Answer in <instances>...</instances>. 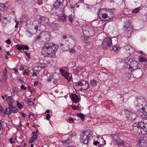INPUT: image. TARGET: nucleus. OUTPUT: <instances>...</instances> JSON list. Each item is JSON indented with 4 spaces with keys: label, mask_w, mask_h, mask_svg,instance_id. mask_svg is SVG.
I'll return each mask as SVG.
<instances>
[{
    "label": "nucleus",
    "mask_w": 147,
    "mask_h": 147,
    "mask_svg": "<svg viewBox=\"0 0 147 147\" xmlns=\"http://www.w3.org/2000/svg\"><path fill=\"white\" fill-rule=\"evenodd\" d=\"M4 109L2 107V106L0 105V110L2 113H3V112L4 111Z\"/></svg>",
    "instance_id": "52"
},
{
    "label": "nucleus",
    "mask_w": 147,
    "mask_h": 147,
    "mask_svg": "<svg viewBox=\"0 0 147 147\" xmlns=\"http://www.w3.org/2000/svg\"><path fill=\"white\" fill-rule=\"evenodd\" d=\"M70 98L74 103H77L79 101V98L76 94H71L70 96Z\"/></svg>",
    "instance_id": "7"
},
{
    "label": "nucleus",
    "mask_w": 147,
    "mask_h": 147,
    "mask_svg": "<svg viewBox=\"0 0 147 147\" xmlns=\"http://www.w3.org/2000/svg\"><path fill=\"white\" fill-rule=\"evenodd\" d=\"M32 136L31 137V138L33 139H34V140L37 139L38 136V135H36V134H32Z\"/></svg>",
    "instance_id": "34"
},
{
    "label": "nucleus",
    "mask_w": 147,
    "mask_h": 147,
    "mask_svg": "<svg viewBox=\"0 0 147 147\" xmlns=\"http://www.w3.org/2000/svg\"><path fill=\"white\" fill-rule=\"evenodd\" d=\"M28 103H31L30 104L31 105H34V102L30 100V99H28L27 100Z\"/></svg>",
    "instance_id": "41"
},
{
    "label": "nucleus",
    "mask_w": 147,
    "mask_h": 147,
    "mask_svg": "<svg viewBox=\"0 0 147 147\" xmlns=\"http://www.w3.org/2000/svg\"><path fill=\"white\" fill-rule=\"evenodd\" d=\"M3 75L6 77L7 76V70L6 68H5L3 70Z\"/></svg>",
    "instance_id": "37"
},
{
    "label": "nucleus",
    "mask_w": 147,
    "mask_h": 147,
    "mask_svg": "<svg viewBox=\"0 0 147 147\" xmlns=\"http://www.w3.org/2000/svg\"><path fill=\"white\" fill-rule=\"evenodd\" d=\"M50 46H51V43H48L46 44L43 47L42 49V54L45 57H54L55 56V53L51 51Z\"/></svg>",
    "instance_id": "1"
},
{
    "label": "nucleus",
    "mask_w": 147,
    "mask_h": 147,
    "mask_svg": "<svg viewBox=\"0 0 147 147\" xmlns=\"http://www.w3.org/2000/svg\"><path fill=\"white\" fill-rule=\"evenodd\" d=\"M89 138L88 133L84 131H83L82 134L81 135L80 137L81 141L84 144H87L88 143Z\"/></svg>",
    "instance_id": "4"
},
{
    "label": "nucleus",
    "mask_w": 147,
    "mask_h": 147,
    "mask_svg": "<svg viewBox=\"0 0 147 147\" xmlns=\"http://www.w3.org/2000/svg\"><path fill=\"white\" fill-rule=\"evenodd\" d=\"M140 125H141L140 123H139L138 125L136 124H134L132 125L133 127V129L134 131L140 134Z\"/></svg>",
    "instance_id": "6"
},
{
    "label": "nucleus",
    "mask_w": 147,
    "mask_h": 147,
    "mask_svg": "<svg viewBox=\"0 0 147 147\" xmlns=\"http://www.w3.org/2000/svg\"><path fill=\"white\" fill-rule=\"evenodd\" d=\"M7 110V108H6L5 109V111L4 110V111L3 112V113L6 114Z\"/></svg>",
    "instance_id": "57"
},
{
    "label": "nucleus",
    "mask_w": 147,
    "mask_h": 147,
    "mask_svg": "<svg viewBox=\"0 0 147 147\" xmlns=\"http://www.w3.org/2000/svg\"><path fill=\"white\" fill-rule=\"evenodd\" d=\"M5 100L6 101L9 100L8 103V104L9 103H11L12 104H13V101H12V98L11 96H8L7 98V99Z\"/></svg>",
    "instance_id": "23"
},
{
    "label": "nucleus",
    "mask_w": 147,
    "mask_h": 147,
    "mask_svg": "<svg viewBox=\"0 0 147 147\" xmlns=\"http://www.w3.org/2000/svg\"><path fill=\"white\" fill-rule=\"evenodd\" d=\"M67 37V36L65 35H63V38L64 39H65Z\"/></svg>",
    "instance_id": "60"
},
{
    "label": "nucleus",
    "mask_w": 147,
    "mask_h": 147,
    "mask_svg": "<svg viewBox=\"0 0 147 147\" xmlns=\"http://www.w3.org/2000/svg\"><path fill=\"white\" fill-rule=\"evenodd\" d=\"M66 16L65 14L62 16H60L58 18V19L63 22H65L66 20Z\"/></svg>",
    "instance_id": "19"
},
{
    "label": "nucleus",
    "mask_w": 147,
    "mask_h": 147,
    "mask_svg": "<svg viewBox=\"0 0 147 147\" xmlns=\"http://www.w3.org/2000/svg\"><path fill=\"white\" fill-rule=\"evenodd\" d=\"M86 5L87 6V8L89 9H92L93 7L92 5H89L88 4H86Z\"/></svg>",
    "instance_id": "38"
},
{
    "label": "nucleus",
    "mask_w": 147,
    "mask_h": 147,
    "mask_svg": "<svg viewBox=\"0 0 147 147\" xmlns=\"http://www.w3.org/2000/svg\"><path fill=\"white\" fill-rule=\"evenodd\" d=\"M6 3L4 4L0 3V10L2 11H4L6 10L7 9V7L6 6Z\"/></svg>",
    "instance_id": "17"
},
{
    "label": "nucleus",
    "mask_w": 147,
    "mask_h": 147,
    "mask_svg": "<svg viewBox=\"0 0 147 147\" xmlns=\"http://www.w3.org/2000/svg\"><path fill=\"white\" fill-rule=\"evenodd\" d=\"M68 122L70 123H75V122H74V119L71 117H69L68 118Z\"/></svg>",
    "instance_id": "31"
},
{
    "label": "nucleus",
    "mask_w": 147,
    "mask_h": 147,
    "mask_svg": "<svg viewBox=\"0 0 147 147\" xmlns=\"http://www.w3.org/2000/svg\"><path fill=\"white\" fill-rule=\"evenodd\" d=\"M67 80L68 81H71L72 79V77H71V74H69V76H67V77L66 78Z\"/></svg>",
    "instance_id": "39"
},
{
    "label": "nucleus",
    "mask_w": 147,
    "mask_h": 147,
    "mask_svg": "<svg viewBox=\"0 0 147 147\" xmlns=\"http://www.w3.org/2000/svg\"><path fill=\"white\" fill-rule=\"evenodd\" d=\"M131 24L129 22H127L126 23L125 25L124 26V27L125 29H127L128 31H130L131 29L130 28Z\"/></svg>",
    "instance_id": "18"
},
{
    "label": "nucleus",
    "mask_w": 147,
    "mask_h": 147,
    "mask_svg": "<svg viewBox=\"0 0 147 147\" xmlns=\"http://www.w3.org/2000/svg\"><path fill=\"white\" fill-rule=\"evenodd\" d=\"M141 117L144 118L145 119H147V112H143L141 115Z\"/></svg>",
    "instance_id": "25"
},
{
    "label": "nucleus",
    "mask_w": 147,
    "mask_h": 147,
    "mask_svg": "<svg viewBox=\"0 0 147 147\" xmlns=\"http://www.w3.org/2000/svg\"><path fill=\"white\" fill-rule=\"evenodd\" d=\"M57 2L59 4H60L62 3L63 1V0H56Z\"/></svg>",
    "instance_id": "50"
},
{
    "label": "nucleus",
    "mask_w": 147,
    "mask_h": 147,
    "mask_svg": "<svg viewBox=\"0 0 147 147\" xmlns=\"http://www.w3.org/2000/svg\"><path fill=\"white\" fill-rule=\"evenodd\" d=\"M111 136L113 139L115 140V142H116L120 140L119 136L117 134L112 135Z\"/></svg>",
    "instance_id": "16"
},
{
    "label": "nucleus",
    "mask_w": 147,
    "mask_h": 147,
    "mask_svg": "<svg viewBox=\"0 0 147 147\" xmlns=\"http://www.w3.org/2000/svg\"><path fill=\"white\" fill-rule=\"evenodd\" d=\"M9 107H10V109L11 110L12 112L13 113H16L18 112V109L15 106H13L11 103L8 104Z\"/></svg>",
    "instance_id": "10"
},
{
    "label": "nucleus",
    "mask_w": 147,
    "mask_h": 147,
    "mask_svg": "<svg viewBox=\"0 0 147 147\" xmlns=\"http://www.w3.org/2000/svg\"><path fill=\"white\" fill-rule=\"evenodd\" d=\"M50 47L52 52L55 53V52L57 50L58 46L56 45H54L53 44L51 43V46H50Z\"/></svg>",
    "instance_id": "15"
},
{
    "label": "nucleus",
    "mask_w": 147,
    "mask_h": 147,
    "mask_svg": "<svg viewBox=\"0 0 147 147\" xmlns=\"http://www.w3.org/2000/svg\"><path fill=\"white\" fill-rule=\"evenodd\" d=\"M70 52L71 53H73L75 52V51L74 49H71L70 50Z\"/></svg>",
    "instance_id": "55"
},
{
    "label": "nucleus",
    "mask_w": 147,
    "mask_h": 147,
    "mask_svg": "<svg viewBox=\"0 0 147 147\" xmlns=\"http://www.w3.org/2000/svg\"><path fill=\"white\" fill-rule=\"evenodd\" d=\"M11 42V40L9 39H8L7 40H6L5 41V42L7 43L8 44H10Z\"/></svg>",
    "instance_id": "49"
},
{
    "label": "nucleus",
    "mask_w": 147,
    "mask_h": 147,
    "mask_svg": "<svg viewBox=\"0 0 147 147\" xmlns=\"http://www.w3.org/2000/svg\"><path fill=\"white\" fill-rule=\"evenodd\" d=\"M22 47L23 49L28 50L29 49V47L27 45H22Z\"/></svg>",
    "instance_id": "36"
},
{
    "label": "nucleus",
    "mask_w": 147,
    "mask_h": 147,
    "mask_svg": "<svg viewBox=\"0 0 147 147\" xmlns=\"http://www.w3.org/2000/svg\"><path fill=\"white\" fill-rule=\"evenodd\" d=\"M68 17L70 22H72L73 20L72 19V18H71V16H69Z\"/></svg>",
    "instance_id": "51"
},
{
    "label": "nucleus",
    "mask_w": 147,
    "mask_h": 147,
    "mask_svg": "<svg viewBox=\"0 0 147 147\" xmlns=\"http://www.w3.org/2000/svg\"><path fill=\"white\" fill-rule=\"evenodd\" d=\"M87 81L84 80H82L79 82H77L76 83V86L78 85V86H80L83 87Z\"/></svg>",
    "instance_id": "14"
},
{
    "label": "nucleus",
    "mask_w": 147,
    "mask_h": 147,
    "mask_svg": "<svg viewBox=\"0 0 147 147\" xmlns=\"http://www.w3.org/2000/svg\"><path fill=\"white\" fill-rule=\"evenodd\" d=\"M140 9V7H139L138 8H136L133 9L132 11V12L133 13H136L138 12Z\"/></svg>",
    "instance_id": "27"
},
{
    "label": "nucleus",
    "mask_w": 147,
    "mask_h": 147,
    "mask_svg": "<svg viewBox=\"0 0 147 147\" xmlns=\"http://www.w3.org/2000/svg\"><path fill=\"white\" fill-rule=\"evenodd\" d=\"M126 49L127 53L129 55H131L134 52V49L130 46H127Z\"/></svg>",
    "instance_id": "9"
},
{
    "label": "nucleus",
    "mask_w": 147,
    "mask_h": 147,
    "mask_svg": "<svg viewBox=\"0 0 147 147\" xmlns=\"http://www.w3.org/2000/svg\"><path fill=\"white\" fill-rule=\"evenodd\" d=\"M13 138H11L9 139V142L11 144L15 143V142L13 141Z\"/></svg>",
    "instance_id": "48"
},
{
    "label": "nucleus",
    "mask_w": 147,
    "mask_h": 147,
    "mask_svg": "<svg viewBox=\"0 0 147 147\" xmlns=\"http://www.w3.org/2000/svg\"><path fill=\"white\" fill-rule=\"evenodd\" d=\"M35 140L34 139L32 138H31L29 140V143H32Z\"/></svg>",
    "instance_id": "46"
},
{
    "label": "nucleus",
    "mask_w": 147,
    "mask_h": 147,
    "mask_svg": "<svg viewBox=\"0 0 147 147\" xmlns=\"http://www.w3.org/2000/svg\"><path fill=\"white\" fill-rule=\"evenodd\" d=\"M55 74H54L53 76V77H50L49 78H48V82H51V79L52 78H53L54 79H55Z\"/></svg>",
    "instance_id": "35"
},
{
    "label": "nucleus",
    "mask_w": 147,
    "mask_h": 147,
    "mask_svg": "<svg viewBox=\"0 0 147 147\" xmlns=\"http://www.w3.org/2000/svg\"><path fill=\"white\" fill-rule=\"evenodd\" d=\"M20 113H22V116L24 117H26V114H25L24 113H23L22 112H21Z\"/></svg>",
    "instance_id": "59"
},
{
    "label": "nucleus",
    "mask_w": 147,
    "mask_h": 147,
    "mask_svg": "<svg viewBox=\"0 0 147 147\" xmlns=\"http://www.w3.org/2000/svg\"><path fill=\"white\" fill-rule=\"evenodd\" d=\"M107 74L105 73H102L98 74V78L100 81H103L107 79Z\"/></svg>",
    "instance_id": "8"
},
{
    "label": "nucleus",
    "mask_w": 147,
    "mask_h": 147,
    "mask_svg": "<svg viewBox=\"0 0 147 147\" xmlns=\"http://www.w3.org/2000/svg\"><path fill=\"white\" fill-rule=\"evenodd\" d=\"M93 144L96 146H97L99 147H101V146L100 145V144L98 142V141H95L94 140V142H93ZM101 146H102L103 145L102 144H101Z\"/></svg>",
    "instance_id": "24"
},
{
    "label": "nucleus",
    "mask_w": 147,
    "mask_h": 147,
    "mask_svg": "<svg viewBox=\"0 0 147 147\" xmlns=\"http://www.w3.org/2000/svg\"><path fill=\"white\" fill-rule=\"evenodd\" d=\"M65 71L63 69H60V72L61 73V75H62L63 73L65 72Z\"/></svg>",
    "instance_id": "54"
},
{
    "label": "nucleus",
    "mask_w": 147,
    "mask_h": 147,
    "mask_svg": "<svg viewBox=\"0 0 147 147\" xmlns=\"http://www.w3.org/2000/svg\"><path fill=\"white\" fill-rule=\"evenodd\" d=\"M6 54H7V55H10V54L9 53L8 51H7L6 52Z\"/></svg>",
    "instance_id": "64"
},
{
    "label": "nucleus",
    "mask_w": 147,
    "mask_h": 147,
    "mask_svg": "<svg viewBox=\"0 0 147 147\" xmlns=\"http://www.w3.org/2000/svg\"><path fill=\"white\" fill-rule=\"evenodd\" d=\"M24 75L25 76L27 75H28V73L27 72H24Z\"/></svg>",
    "instance_id": "62"
},
{
    "label": "nucleus",
    "mask_w": 147,
    "mask_h": 147,
    "mask_svg": "<svg viewBox=\"0 0 147 147\" xmlns=\"http://www.w3.org/2000/svg\"><path fill=\"white\" fill-rule=\"evenodd\" d=\"M90 84L92 86H96V82L95 80H94L91 81L90 82Z\"/></svg>",
    "instance_id": "29"
},
{
    "label": "nucleus",
    "mask_w": 147,
    "mask_h": 147,
    "mask_svg": "<svg viewBox=\"0 0 147 147\" xmlns=\"http://www.w3.org/2000/svg\"><path fill=\"white\" fill-rule=\"evenodd\" d=\"M129 5L131 8L135 7L136 6V0H130L129 2Z\"/></svg>",
    "instance_id": "13"
},
{
    "label": "nucleus",
    "mask_w": 147,
    "mask_h": 147,
    "mask_svg": "<svg viewBox=\"0 0 147 147\" xmlns=\"http://www.w3.org/2000/svg\"><path fill=\"white\" fill-rule=\"evenodd\" d=\"M24 53L26 55V56L28 57V58H29L30 57V53H28V52L25 51Z\"/></svg>",
    "instance_id": "40"
},
{
    "label": "nucleus",
    "mask_w": 147,
    "mask_h": 147,
    "mask_svg": "<svg viewBox=\"0 0 147 147\" xmlns=\"http://www.w3.org/2000/svg\"><path fill=\"white\" fill-rule=\"evenodd\" d=\"M8 109L9 110V111L7 113L9 115H10L11 114V113L12 112L11 110L10 109H11V108L10 107H9L8 108Z\"/></svg>",
    "instance_id": "47"
},
{
    "label": "nucleus",
    "mask_w": 147,
    "mask_h": 147,
    "mask_svg": "<svg viewBox=\"0 0 147 147\" xmlns=\"http://www.w3.org/2000/svg\"><path fill=\"white\" fill-rule=\"evenodd\" d=\"M24 69V67L22 66H21V67L20 68V70H22Z\"/></svg>",
    "instance_id": "61"
},
{
    "label": "nucleus",
    "mask_w": 147,
    "mask_h": 147,
    "mask_svg": "<svg viewBox=\"0 0 147 147\" xmlns=\"http://www.w3.org/2000/svg\"><path fill=\"white\" fill-rule=\"evenodd\" d=\"M77 116L80 118L82 121H84L85 120L84 115L82 113H77Z\"/></svg>",
    "instance_id": "21"
},
{
    "label": "nucleus",
    "mask_w": 147,
    "mask_h": 147,
    "mask_svg": "<svg viewBox=\"0 0 147 147\" xmlns=\"http://www.w3.org/2000/svg\"><path fill=\"white\" fill-rule=\"evenodd\" d=\"M72 108H73V110H77L79 111H80V109H78L77 108V107H79V106H78L77 107H76V106H72Z\"/></svg>",
    "instance_id": "44"
},
{
    "label": "nucleus",
    "mask_w": 147,
    "mask_h": 147,
    "mask_svg": "<svg viewBox=\"0 0 147 147\" xmlns=\"http://www.w3.org/2000/svg\"><path fill=\"white\" fill-rule=\"evenodd\" d=\"M51 118V116L49 114H47L46 115V119L47 120L50 119Z\"/></svg>",
    "instance_id": "42"
},
{
    "label": "nucleus",
    "mask_w": 147,
    "mask_h": 147,
    "mask_svg": "<svg viewBox=\"0 0 147 147\" xmlns=\"http://www.w3.org/2000/svg\"><path fill=\"white\" fill-rule=\"evenodd\" d=\"M17 49L19 51H20L22 49V46L20 47H17Z\"/></svg>",
    "instance_id": "53"
},
{
    "label": "nucleus",
    "mask_w": 147,
    "mask_h": 147,
    "mask_svg": "<svg viewBox=\"0 0 147 147\" xmlns=\"http://www.w3.org/2000/svg\"><path fill=\"white\" fill-rule=\"evenodd\" d=\"M138 142L139 147H146V144L144 142V140L143 139L139 140Z\"/></svg>",
    "instance_id": "12"
},
{
    "label": "nucleus",
    "mask_w": 147,
    "mask_h": 147,
    "mask_svg": "<svg viewBox=\"0 0 147 147\" xmlns=\"http://www.w3.org/2000/svg\"><path fill=\"white\" fill-rule=\"evenodd\" d=\"M130 36H131V33H130L129 34V33L128 35L127 34V36H126V37L127 38H129Z\"/></svg>",
    "instance_id": "56"
},
{
    "label": "nucleus",
    "mask_w": 147,
    "mask_h": 147,
    "mask_svg": "<svg viewBox=\"0 0 147 147\" xmlns=\"http://www.w3.org/2000/svg\"><path fill=\"white\" fill-rule=\"evenodd\" d=\"M38 82L37 81H36L34 82V86H37L38 84Z\"/></svg>",
    "instance_id": "58"
},
{
    "label": "nucleus",
    "mask_w": 147,
    "mask_h": 147,
    "mask_svg": "<svg viewBox=\"0 0 147 147\" xmlns=\"http://www.w3.org/2000/svg\"><path fill=\"white\" fill-rule=\"evenodd\" d=\"M113 50L115 51H116L119 50V47L117 45H115L113 46Z\"/></svg>",
    "instance_id": "28"
},
{
    "label": "nucleus",
    "mask_w": 147,
    "mask_h": 147,
    "mask_svg": "<svg viewBox=\"0 0 147 147\" xmlns=\"http://www.w3.org/2000/svg\"><path fill=\"white\" fill-rule=\"evenodd\" d=\"M139 61L140 62H143L144 61H147V59L146 58L144 57H142L140 58Z\"/></svg>",
    "instance_id": "26"
},
{
    "label": "nucleus",
    "mask_w": 147,
    "mask_h": 147,
    "mask_svg": "<svg viewBox=\"0 0 147 147\" xmlns=\"http://www.w3.org/2000/svg\"><path fill=\"white\" fill-rule=\"evenodd\" d=\"M125 63L129 66V68L133 71L138 68V63L133 61L131 58H128L125 60Z\"/></svg>",
    "instance_id": "2"
},
{
    "label": "nucleus",
    "mask_w": 147,
    "mask_h": 147,
    "mask_svg": "<svg viewBox=\"0 0 147 147\" xmlns=\"http://www.w3.org/2000/svg\"><path fill=\"white\" fill-rule=\"evenodd\" d=\"M20 88L21 89L24 90H26L27 88L26 87H25L23 85H22L21 86Z\"/></svg>",
    "instance_id": "45"
},
{
    "label": "nucleus",
    "mask_w": 147,
    "mask_h": 147,
    "mask_svg": "<svg viewBox=\"0 0 147 147\" xmlns=\"http://www.w3.org/2000/svg\"><path fill=\"white\" fill-rule=\"evenodd\" d=\"M127 117L129 119L133 121L136 119V116L135 114L131 113L127 115Z\"/></svg>",
    "instance_id": "11"
},
{
    "label": "nucleus",
    "mask_w": 147,
    "mask_h": 147,
    "mask_svg": "<svg viewBox=\"0 0 147 147\" xmlns=\"http://www.w3.org/2000/svg\"><path fill=\"white\" fill-rule=\"evenodd\" d=\"M112 44L111 38H106L102 41L101 46L104 49H107Z\"/></svg>",
    "instance_id": "3"
},
{
    "label": "nucleus",
    "mask_w": 147,
    "mask_h": 147,
    "mask_svg": "<svg viewBox=\"0 0 147 147\" xmlns=\"http://www.w3.org/2000/svg\"><path fill=\"white\" fill-rule=\"evenodd\" d=\"M13 70L15 72H18V70L15 69H13Z\"/></svg>",
    "instance_id": "63"
},
{
    "label": "nucleus",
    "mask_w": 147,
    "mask_h": 147,
    "mask_svg": "<svg viewBox=\"0 0 147 147\" xmlns=\"http://www.w3.org/2000/svg\"><path fill=\"white\" fill-rule=\"evenodd\" d=\"M111 17H109V19H107L106 20H108V21H110L111 19L114 16V13L111 11Z\"/></svg>",
    "instance_id": "32"
},
{
    "label": "nucleus",
    "mask_w": 147,
    "mask_h": 147,
    "mask_svg": "<svg viewBox=\"0 0 147 147\" xmlns=\"http://www.w3.org/2000/svg\"><path fill=\"white\" fill-rule=\"evenodd\" d=\"M89 88V85L88 82H87L84 86L81 88V90H86Z\"/></svg>",
    "instance_id": "20"
},
{
    "label": "nucleus",
    "mask_w": 147,
    "mask_h": 147,
    "mask_svg": "<svg viewBox=\"0 0 147 147\" xmlns=\"http://www.w3.org/2000/svg\"><path fill=\"white\" fill-rule=\"evenodd\" d=\"M115 144H118L119 145H121V146H125V144L123 141L121 140H119L116 142H115Z\"/></svg>",
    "instance_id": "22"
},
{
    "label": "nucleus",
    "mask_w": 147,
    "mask_h": 147,
    "mask_svg": "<svg viewBox=\"0 0 147 147\" xmlns=\"http://www.w3.org/2000/svg\"><path fill=\"white\" fill-rule=\"evenodd\" d=\"M17 106L19 109H21L23 107V106H22L21 104L19 102L17 103Z\"/></svg>",
    "instance_id": "33"
},
{
    "label": "nucleus",
    "mask_w": 147,
    "mask_h": 147,
    "mask_svg": "<svg viewBox=\"0 0 147 147\" xmlns=\"http://www.w3.org/2000/svg\"><path fill=\"white\" fill-rule=\"evenodd\" d=\"M69 74L66 71H65V72L63 73L62 75L66 79L67 76H69Z\"/></svg>",
    "instance_id": "30"
},
{
    "label": "nucleus",
    "mask_w": 147,
    "mask_h": 147,
    "mask_svg": "<svg viewBox=\"0 0 147 147\" xmlns=\"http://www.w3.org/2000/svg\"><path fill=\"white\" fill-rule=\"evenodd\" d=\"M102 16L103 18H106L107 17L108 15L106 13L102 14Z\"/></svg>",
    "instance_id": "43"
},
{
    "label": "nucleus",
    "mask_w": 147,
    "mask_h": 147,
    "mask_svg": "<svg viewBox=\"0 0 147 147\" xmlns=\"http://www.w3.org/2000/svg\"><path fill=\"white\" fill-rule=\"evenodd\" d=\"M140 130L141 134L145 135L147 134V123H144V122H140Z\"/></svg>",
    "instance_id": "5"
}]
</instances>
